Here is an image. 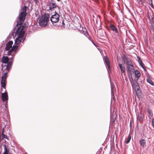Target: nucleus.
Instances as JSON below:
<instances>
[{
  "mask_svg": "<svg viewBox=\"0 0 154 154\" xmlns=\"http://www.w3.org/2000/svg\"><path fill=\"white\" fill-rule=\"evenodd\" d=\"M27 8L26 6H24L20 13L18 17L19 21L18 22V24H22L24 21L26 15V11Z\"/></svg>",
  "mask_w": 154,
  "mask_h": 154,
  "instance_id": "f257e3e1",
  "label": "nucleus"
},
{
  "mask_svg": "<svg viewBox=\"0 0 154 154\" xmlns=\"http://www.w3.org/2000/svg\"><path fill=\"white\" fill-rule=\"evenodd\" d=\"M50 15L49 14H45L42 15L39 20V23L41 26H46L49 20Z\"/></svg>",
  "mask_w": 154,
  "mask_h": 154,
  "instance_id": "f03ea898",
  "label": "nucleus"
},
{
  "mask_svg": "<svg viewBox=\"0 0 154 154\" xmlns=\"http://www.w3.org/2000/svg\"><path fill=\"white\" fill-rule=\"evenodd\" d=\"M23 23L19 24L20 26L18 27L16 31V34L18 36L23 38L25 33L24 29L26 27V24H24L23 25L21 26V25ZM19 25V24H18L17 23V25Z\"/></svg>",
  "mask_w": 154,
  "mask_h": 154,
  "instance_id": "7ed1b4c3",
  "label": "nucleus"
},
{
  "mask_svg": "<svg viewBox=\"0 0 154 154\" xmlns=\"http://www.w3.org/2000/svg\"><path fill=\"white\" fill-rule=\"evenodd\" d=\"M60 17L59 14L55 12V14L53 15L51 17L50 20L52 23H56L59 21Z\"/></svg>",
  "mask_w": 154,
  "mask_h": 154,
  "instance_id": "20e7f679",
  "label": "nucleus"
},
{
  "mask_svg": "<svg viewBox=\"0 0 154 154\" xmlns=\"http://www.w3.org/2000/svg\"><path fill=\"white\" fill-rule=\"evenodd\" d=\"M129 78L132 88L138 89L139 88V86L137 82V80L136 79L134 81L132 77H130V78Z\"/></svg>",
  "mask_w": 154,
  "mask_h": 154,
  "instance_id": "39448f33",
  "label": "nucleus"
},
{
  "mask_svg": "<svg viewBox=\"0 0 154 154\" xmlns=\"http://www.w3.org/2000/svg\"><path fill=\"white\" fill-rule=\"evenodd\" d=\"M126 71L129 78L132 77V74L134 72V69L133 66L126 67Z\"/></svg>",
  "mask_w": 154,
  "mask_h": 154,
  "instance_id": "423d86ee",
  "label": "nucleus"
},
{
  "mask_svg": "<svg viewBox=\"0 0 154 154\" xmlns=\"http://www.w3.org/2000/svg\"><path fill=\"white\" fill-rule=\"evenodd\" d=\"M48 6L49 7V10H53L54 8H59V6L57 5L56 3L54 1L51 0L49 2Z\"/></svg>",
  "mask_w": 154,
  "mask_h": 154,
  "instance_id": "0eeeda50",
  "label": "nucleus"
},
{
  "mask_svg": "<svg viewBox=\"0 0 154 154\" xmlns=\"http://www.w3.org/2000/svg\"><path fill=\"white\" fill-rule=\"evenodd\" d=\"M124 57L127 64L126 67L133 66L132 63L130 59L126 55H124Z\"/></svg>",
  "mask_w": 154,
  "mask_h": 154,
  "instance_id": "6e6552de",
  "label": "nucleus"
},
{
  "mask_svg": "<svg viewBox=\"0 0 154 154\" xmlns=\"http://www.w3.org/2000/svg\"><path fill=\"white\" fill-rule=\"evenodd\" d=\"M2 98L3 101L8 100V96L6 90L5 91V93L2 94Z\"/></svg>",
  "mask_w": 154,
  "mask_h": 154,
  "instance_id": "1a4fd4ad",
  "label": "nucleus"
},
{
  "mask_svg": "<svg viewBox=\"0 0 154 154\" xmlns=\"http://www.w3.org/2000/svg\"><path fill=\"white\" fill-rule=\"evenodd\" d=\"M13 44L12 41H9L7 44L6 47L5 48L6 51H9L11 48L12 47V45Z\"/></svg>",
  "mask_w": 154,
  "mask_h": 154,
  "instance_id": "9d476101",
  "label": "nucleus"
},
{
  "mask_svg": "<svg viewBox=\"0 0 154 154\" xmlns=\"http://www.w3.org/2000/svg\"><path fill=\"white\" fill-rule=\"evenodd\" d=\"M110 27L111 29L114 32H115L117 35L119 34V32L116 27L113 25L110 24Z\"/></svg>",
  "mask_w": 154,
  "mask_h": 154,
  "instance_id": "9b49d317",
  "label": "nucleus"
},
{
  "mask_svg": "<svg viewBox=\"0 0 154 154\" xmlns=\"http://www.w3.org/2000/svg\"><path fill=\"white\" fill-rule=\"evenodd\" d=\"M119 67L121 69V71L122 72V74H123V75L125 76V68L124 66H122V64L119 63L118 64Z\"/></svg>",
  "mask_w": 154,
  "mask_h": 154,
  "instance_id": "f8f14e48",
  "label": "nucleus"
},
{
  "mask_svg": "<svg viewBox=\"0 0 154 154\" xmlns=\"http://www.w3.org/2000/svg\"><path fill=\"white\" fill-rule=\"evenodd\" d=\"M6 80L1 79V85L2 88H3L6 91Z\"/></svg>",
  "mask_w": 154,
  "mask_h": 154,
  "instance_id": "ddd939ff",
  "label": "nucleus"
},
{
  "mask_svg": "<svg viewBox=\"0 0 154 154\" xmlns=\"http://www.w3.org/2000/svg\"><path fill=\"white\" fill-rule=\"evenodd\" d=\"M22 38L23 37L18 36L15 40L14 45H18L22 41Z\"/></svg>",
  "mask_w": 154,
  "mask_h": 154,
  "instance_id": "4468645a",
  "label": "nucleus"
},
{
  "mask_svg": "<svg viewBox=\"0 0 154 154\" xmlns=\"http://www.w3.org/2000/svg\"><path fill=\"white\" fill-rule=\"evenodd\" d=\"M4 148V151L3 154H11L10 152L9 149H8L6 145L4 144L3 145Z\"/></svg>",
  "mask_w": 154,
  "mask_h": 154,
  "instance_id": "2eb2a0df",
  "label": "nucleus"
},
{
  "mask_svg": "<svg viewBox=\"0 0 154 154\" xmlns=\"http://www.w3.org/2000/svg\"><path fill=\"white\" fill-rule=\"evenodd\" d=\"M9 60V58L7 56H3L1 60V62L5 63H8Z\"/></svg>",
  "mask_w": 154,
  "mask_h": 154,
  "instance_id": "dca6fc26",
  "label": "nucleus"
},
{
  "mask_svg": "<svg viewBox=\"0 0 154 154\" xmlns=\"http://www.w3.org/2000/svg\"><path fill=\"white\" fill-rule=\"evenodd\" d=\"M105 61L106 65L108 66V69L109 70H110V63L109 60V59L106 56L105 57Z\"/></svg>",
  "mask_w": 154,
  "mask_h": 154,
  "instance_id": "f3484780",
  "label": "nucleus"
},
{
  "mask_svg": "<svg viewBox=\"0 0 154 154\" xmlns=\"http://www.w3.org/2000/svg\"><path fill=\"white\" fill-rule=\"evenodd\" d=\"M134 72L135 73V79H137V80L140 76V72L138 70H136L135 71H134Z\"/></svg>",
  "mask_w": 154,
  "mask_h": 154,
  "instance_id": "a211bd4d",
  "label": "nucleus"
},
{
  "mask_svg": "<svg viewBox=\"0 0 154 154\" xmlns=\"http://www.w3.org/2000/svg\"><path fill=\"white\" fill-rule=\"evenodd\" d=\"M5 66L6 67L5 68V70L4 69V67H3L2 68V70L4 72L5 69H6L7 72H8L9 71V69L11 68V64L10 63H8L7 64V66Z\"/></svg>",
  "mask_w": 154,
  "mask_h": 154,
  "instance_id": "6ab92c4d",
  "label": "nucleus"
},
{
  "mask_svg": "<svg viewBox=\"0 0 154 154\" xmlns=\"http://www.w3.org/2000/svg\"><path fill=\"white\" fill-rule=\"evenodd\" d=\"M143 116L142 114H139L137 117V119L140 122L143 121Z\"/></svg>",
  "mask_w": 154,
  "mask_h": 154,
  "instance_id": "aec40b11",
  "label": "nucleus"
},
{
  "mask_svg": "<svg viewBox=\"0 0 154 154\" xmlns=\"http://www.w3.org/2000/svg\"><path fill=\"white\" fill-rule=\"evenodd\" d=\"M139 142L141 145L144 147V145L146 144V140L144 139H141L140 140Z\"/></svg>",
  "mask_w": 154,
  "mask_h": 154,
  "instance_id": "412c9836",
  "label": "nucleus"
},
{
  "mask_svg": "<svg viewBox=\"0 0 154 154\" xmlns=\"http://www.w3.org/2000/svg\"><path fill=\"white\" fill-rule=\"evenodd\" d=\"M147 82L152 85H154V83L152 79L149 77H147L146 79Z\"/></svg>",
  "mask_w": 154,
  "mask_h": 154,
  "instance_id": "4be33fe9",
  "label": "nucleus"
},
{
  "mask_svg": "<svg viewBox=\"0 0 154 154\" xmlns=\"http://www.w3.org/2000/svg\"><path fill=\"white\" fill-rule=\"evenodd\" d=\"M8 72H7L4 73V74L2 76V77L1 79H3H3L6 80V79L8 76Z\"/></svg>",
  "mask_w": 154,
  "mask_h": 154,
  "instance_id": "5701e85b",
  "label": "nucleus"
},
{
  "mask_svg": "<svg viewBox=\"0 0 154 154\" xmlns=\"http://www.w3.org/2000/svg\"><path fill=\"white\" fill-rule=\"evenodd\" d=\"M131 134H130L128 136L127 140L126 141V143H128L129 142L130 140H131Z\"/></svg>",
  "mask_w": 154,
  "mask_h": 154,
  "instance_id": "b1692460",
  "label": "nucleus"
},
{
  "mask_svg": "<svg viewBox=\"0 0 154 154\" xmlns=\"http://www.w3.org/2000/svg\"><path fill=\"white\" fill-rule=\"evenodd\" d=\"M101 32H104L103 30L101 29H99V31H98V33L99 34V35H100L101 36H103V34H101Z\"/></svg>",
  "mask_w": 154,
  "mask_h": 154,
  "instance_id": "393cba45",
  "label": "nucleus"
},
{
  "mask_svg": "<svg viewBox=\"0 0 154 154\" xmlns=\"http://www.w3.org/2000/svg\"><path fill=\"white\" fill-rule=\"evenodd\" d=\"M83 33L85 35V36L88 38H89L90 36L88 34V32L87 30H86L85 32H84V31H83Z\"/></svg>",
  "mask_w": 154,
  "mask_h": 154,
  "instance_id": "a878e982",
  "label": "nucleus"
},
{
  "mask_svg": "<svg viewBox=\"0 0 154 154\" xmlns=\"http://www.w3.org/2000/svg\"><path fill=\"white\" fill-rule=\"evenodd\" d=\"M18 46V45H14L13 46V48H12V49H13L14 51H16L17 49Z\"/></svg>",
  "mask_w": 154,
  "mask_h": 154,
  "instance_id": "bb28decb",
  "label": "nucleus"
},
{
  "mask_svg": "<svg viewBox=\"0 0 154 154\" xmlns=\"http://www.w3.org/2000/svg\"><path fill=\"white\" fill-rule=\"evenodd\" d=\"M147 112H148L150 116H152L153 115L152 111L151 110L148 109L147 110Z\"/></svg>",
  "mask_w": 154,
  "mask_h": 154,
  "instance_id": "cd10ccee",
  "label": "nucleus"
},
{
  "mask_svg": "<svg viewBox=\"0 0 154 154\" xmlns=\"http://www.w3.org/2000/svg\"><path fill=\"white\" fill-rule=\"evenodd\" d=\"M139 64H140V65L142 67V68H143V69H144L145 66L144 64L143 63V62H142L141 63H140Z\"/></svg>",
  "mask_w": 154,
  "mask_h": 154,
  "instance_id": "c85d7f7f",
  "label": "nucleus"
},
{
  "mask_svg": "<svg viewBox=\"0 0 154 154\" xmlns=\"http://www.w3.org/2000/svg\"><path fill=\"white\" fill-rule=\"evenodd\" d=\"M151 29L154 32V34L153 36V41L154 42V25H153Z\"/></svg>",
  "mask_w": 154,
  "mask_h": 154,
  "instance_id": "c756f323",
  "label": "nucleus"
},
{
  "mask_svg": "<svg viewBox=\"0 0 154 154\" xmlns=\"http://www.w3.org/2000/svg\"><path fill=\"white\" fill-rule=\"evenodd\" d=\"M2 139L4 138H7V136L6 135L4 134L3 132L2 133Z\"/></svg>",
  "mask_w": 154,
  "mask_h": 154,
  "instance_id": "7c9ffc66",
  "label": "nucleus"
},
{
  "mask_svg": "<svg viewBox=\"0 0 154 154\" xmlns=\"http://www.w3.org/2000/svg\"><path fill=\"white\" fill-rule=\"evenodd\" d=\"M13 51H14L12 49V48H11V49L8 51V55H10L11 54Z\"/></svg>",
  "mask_w": 154,
  "mask_h": 154,
  "instance_id": "2f4dec72",
  "label": "nucleus"
},
{
  "mask_svg": "<svg viewBox=\"0 0 154 154\" xmlns=\"http://www.w3.org/2000/svg\"><path fill=\"white\" fill-rule=\"evenodd\" d=\"M138 58V62L139 63H141V62H142V60H141V58H140V57H137Z\"/></svg>",
  "mask_w": 154,
  "mask_h": 154,
  "instance_id": "473e14b6",
  "label": "nucleus"
},
{
  "mask_svg": "<svg viewBox=\"0 0 154 154\" xmlns=\"http://www.w3.org/2000/svg\"><path fill=\"white\" fill-rule=\"evenodd\" d=\"M152 126L153 127H154V119L152 118Z\"/></svg>",
  "mask_w": 154,
  "mask_h": 154,
  "instance_id": "72a5a7b5",
  "label": "nucleus"
},
{
  "mask_svg": "<svg viewBox=\"0 0 154 154\" xmlns=\"http://www.w3.org/2000/svg\"><path fill=\"white\" fill-rule=\"evenodd\" d=\"M122 78H123L124 77H125V80L127 81H128V79L127 78L125 77V76H124L123 75H123L122 74Z\"/></svg>",
  "mask_w": 154,
  "mask_h": 154,
  "instance_id": "f704fd0d",
  "label": "nucleus"
},
{
  "mask_svg": "<svg viewBox=\"0 0 154 154\" xmlns=\"http://www.w3.org/2000/svg\"><path fill=\"white\" fill-rule=\"evenodd\" d=\"M36 3H37L38 2V0H33Z\"/></svg>",
  "mask_w": 154,
  "mask_h": 154,
  "instance_id": "c9c22d12",
  "label": "nucleus"
},
{
  "mask_svg": "<svg viewBox=\"0 0 154 154\" xmlns=\"http://www.w3.org/2000/svg\"><path fill=\"white\" fill-rule=\"evenodd\" d=\"M95 2L98 3L99 2L98 0H94Z\"/></svg>",
  "mask_w": 154,
  "mask_h": 154,
  "instance_id": "e433bc0d",
  "label": "nucleus"
},
{
  "mask_svg": "<svg viewBox=\"0 0 154 154\" xmlns=\"http://www.w3.org/2000/svg\"><path fill=\"white\" fill-rule=\"evenodd\" d=\"M152 20L153 22H154V16H153V17L152 18Z\"/></svg>",
  "mask_w": 154,
  "mask_h": 154,
  "instance_id": "4c0bfd02",
  "label": "nucleus"
},
{
  "mask_svg": "<svg viewBox=\"0 0 154 154\" xmlns=\"http://www.w3.org/2000/svg\"><path fill=\"white\" fill-rule=\"evenodd\" d=\"M58 2H59L60 1V0H57Z\"/></svg>",
  "mask_w": 154,
  "mask_h": 154,
  "instance_id": "58836bf2",
  "label": "nucleus"
},
{
  "mask_svg": "<svg viewBox=\"0 0 154 154\" xmlns=\"http://www.w3.org/2000/svg\"><path fill=\"white\" fill-rule=\"evenodd\" d=\"M2 112H4V111H2Z\"/></svg>",
  "mask_w": 154,
  "mask_h": 154,
  "instance_id": "ea45409f",
  "label": "nucleus"
},
{
  "mask_svg": "<svg viewBox=\"0 0 154 154\" xmlns=\"http://www.w3.org/2000/svg\"><path fill=\"white\" fill-rule=\"evenodd\" d=\"M1 110H2V108H1Z\"/></svg>",
  "mask_w": 154,
  "mask_h": 154,
  "instance_id": "a19ab883",
  "label": "nucleus"
},
{
  "mask_svg": "<svg viewBox=\"0 0 154 154\" xmlns=\"http://www.w3.org/2000/svg\"><path fill=\"white\" fill-rule=\"evenodd\" d=\"M1 90H2V88H1Z\"/></svg>",
  "mask_w": 154,
  "mask_h": 154,
  "instance_id": "79ce46f5",
  "label": "nucleus"
},
{
  "mask_svg": "<svg viewBox=\"0 0 154 154\" xmlns=\"http://www.w3.org/2000/svg\"><path fill=\"white\" fill-rule=\"evenodd\" d=\"M151 0V2H152V0Z\"/></svg>",
  "mask_w": 154,
  "mask_h": 154,
  "instance_id": "37998d69",
  "label": "nucleus"
}]
</instances>
